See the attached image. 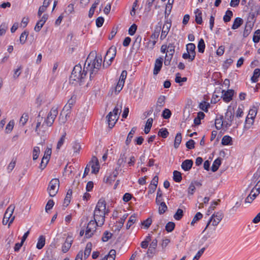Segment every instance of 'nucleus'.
I'll return each mask as SVG.
<instances>
[{
	"mask_svg": "<svg viewBox=\"0 0 260 260\" xmlns=\"http://www.w3.org/2000/svg\"><path fill=\"white\" fill-rule=\"evenodd\" d=\"M223 116H221L219 118H216L215 120V126L217 129H220L223 125L225 124L224 121H223Z\"/></svg>",
	"mask_w": 260,
	"mask_h": 260,
	"instance_id": "nucleus-31",
	"label": "nucleus"
},
{
	"mask_svg": "<svg viewBox=\"0 0 260 260\" xmlns=\"http://www.w3.org/2000/svg\"><path fill=\"white\" fill-rule=\"evenodd\" d=\"M76 101V95H72L71 98L68 101L67 103H66V106L68 105V107L69 109H68L66 110V118L68 116V114L70 113L69 112V110L71 109L72 106L75 104Z\"/></svg>",
	"mask_w": 260,
	"mask_h": 260,
	"instance_id": "nucleus-18",
	"label": "nucleus"
},
{
	"mask_svg": "<svg viewBox=\"0 0 260 260\" xmlns=\"http://www.w3.org/2000/svg\"><path fill=\"white\" fill-rule=\"evenodd\" d=\"M124 82L121 81H118L116 86L115 87V94H118L122 89Z\"/></svg>",
	"mask_w": 260,
	"mask_h": 260,
	"instance_id": "nucleus-52",
	"label": "nucleus"
},
{
	"mask_svg": "<svg viewBox=\"0 0 260 260\" xmlns=\"http://www.w3.org/2000/svg\"><path fill=\"white\" fill-rule=\"evenodd\" d=\"M233 16V12L230 10V9H228L225 12V13L223 17V20L225 23H228L230 22L231 20V18H232Z\"/></svg>",
	"mask_w": 260,
	"mask_h": 260,
	"instance_id": "nucleus-30",
	"label": "nucleus"
},
{
	"mask_svg": "<svg viewBox=\"0 0 260 260\" xmlns=\"http://www.w3.org/2000/svg\"><path fill=\"white\" fill-rule=\"evenodd\" d=\"M187 53H184L182 55V57L185 59H188L190 61L194 59L196 53V45L193 43H188L186 45Z\"/></svg>",
	"mask_w": 260,
	"mask_h": 260,
	"instance_id": "nucleus-4",
	"label": "nucleus"
},
{
	"mask_svg": "<svg viewBox=\"0 0 260 260\" xmlns=\"http://www.w3.org/2000/svg\"><path fill=\"white\" fill-rule=\"evenodd\" d=\"M99 222L95 220H91L85 225V237L90 238L95 232L96 226L98 225Z\"/></svg>",
	"mask_w": 260,
	"mask_h": 260,
	"instance_id": "nucleus-3",
	"label": "nucleus"
},
{
	"mask_svg": "<svg viewBox=\"0 0 260 260\" xmlns=\"http://www.w3.org/2000/svg\"><path fill=\"white\" fill-rule=\"evenodd\" d=\"M172 113L169 109H165L162 113V117L166 119H169L171 116Z\"/></svg>",
	"mask_w": 260,
	"mask_h": 260,
	"instance_id": "nucleus-61",
	"label": "nucleus"
},
{
	"mask_svg": "<svg viewBox=\"0 0 260 260\" xmlns=\"http://www.w3.org/2000/svg\"><path fill=\"white\" fill-rule=\"evenodd\" d=\"M165 96L164 95H160L157 99L156 103V109L158 107L161 108L165 102Z\"/></svg>",
	"mask_w": 260,
	"mask_h": 260,
	"instance_id": "nucleus-47",
	"label": "nucleus"
},
{
	"mask_svg": "<svg viewBox=\"0 0 260 260\" xmlns=\"http://www.w3.org/2000/svg\"><path fill=\"white\" fill-rule=\"evenodd\" d=\"M254 122V119H252V118H249V117L247 116L246 120H245V123L244 126V130H248L249 129Z\"/></svg>",
	"mask_w": 260,
	"mask_h": 260,
	"instance_id": "nucleus-34",
	"label": "nucleus"
},
{
	"mask_svg": "<svg viewBox=\"0 0 260 260\" xmlns=\"http://www.w3.org/2000/svg\"><path fill=\"white\" fill-rule=\"evenodd\" d=\"M90 164L91 168V173L96 174L100 170V165L98 158L95 156H93Z\"/></svg>",
	"mask_w": 260,
	"mask_h": 260,
	"instance_id": "nucleus-10",
	"label": "nucleus"
},
{
	"mask_svg": "<svg viewBox=\"0 0 260 260\" xmlns=\"http://www.w3.org/2000/svg\"><path fill=\"white\" fill-rule=\"evenodd\" d=\"M88 217L87 216H83L82 218L81 219V224L80 226H81V230L80 231V236H82L84 233H85V225L86 224V223L88 222Z\"/></svg>",
	"mask_w": 260,
	"mask_h": 260,
	"instance_id": "nucleus-20",
	"label": "nucleus"
},
{
	"mask_svg": "<svg viewBox=\"0 0 260 260\" xmlns=\"http://www.w3.org/2000/svg\"><path fill=\"white\" fill-rule=\"evenodd\" d=\"M163 58L159 57L155 60L153 69V75H156L160 72L162 66Z\"/></svg>",
	"mask_w": 260,
	"mask_h": 260,
	"instance_id": "nucleus-14",
	"label": "nucleus"
},
{
	"mask_svg": "<svg viewBox=\"0 0 260 260\" xmlns=\"http://www.w3.org/2000/svg\"><path fill=\"white\" fill-rule=\"evenodd\" d=\"M169 133L166 128L160 129L158 132V136L162 138H166L169 136Z\"/></svg>",
	"mask_w": 260,
	"mask_h": 260,
	"instance_id": "nucleus-45",
	"label": "nucleus"
},
{
	"mask_svg": "<svg viewBox=\"0 0 260 260\" xmlns=\"http://www.w3.org/2000/svg\"><path fill=\"white\" fill-rule=\"evenodd\" d=\"M137 219V215L136 214H133L132 215L126 224V229L127 230L129 229L131 226L136 222Z\"/></svg>",
	"mask_w": 260,
	"mask_h": 260,
	"instance_id": "nucleus-33",
	"label": "nucleus"
},
{
	"mask_svg": "<svg viewBox=\"0 0 260 260\" xmlns=\"http://www.w3.org/2000/svg\"><path fill=\"white\" fill-rule=\"evenodd\" d=\"M116 54V47L114 46H111L107 51L104 57V62L107 61L108 66L111 65Z\"/></svg>",
	"mask_w": 260,
	"mask_h": 260,
	"instance_id": "nucleus-6",
	"label": "nucleus"
},
{
	"mask_svg": "<svg viewBox=\"0 0 260 260\" xmlns=\"http://www.w3.org/2000/svg\"><path fill=\"white\" fill-rule=\"evenodd\" d=\"M224 92L223 94L222 98L224 102L226 103L230 102L233 98L234 90L233 89H229L227 91H225L224 90H222V92Z\"/></svg>",
	"mask_w": 260,
	"mask_h": 260,
	"instance_id": "nucleus-15",
	"label": "nucleus"
},
{
	"mask_svg": "<svg viewBox=\"0 0 260 260\" xmlns=\"http://www.w3.org/2000/svg\"><path fill=\"white\" fill-rule=\"evenodd\" d=\"M208 247V245H206L205 247L201 248L199 251H198L197 253L196 254V255L193 258L192 260H198L201 257V256L203 254L205 250Z\"/></svg>",
	"mask_w": 260,
	"mask_h": 260,
	"instance_id": "nucleus-51",
	"label": "nucleus"
},
{
	"mask_svg": "<svg viewBox=\"0 0 260 260\" xmlns=\"http://www.w3.org/2000/svg\"><path fill=\"white\" fill-rule=\"evenodd\" d=\"M106 211H100L95 209L94 211V219L98 221L101 225L104 224Z\"/></svg>",
	"mask_w": 260,
	"mask_h": 260,
	"instance_id": "nucleus-8",
	"label": "nucleus"
},
{
	"mask_svg": "<svg viewBox=\"0 0 260 260\" xmlns=\"http://www.w3.org/2000/svg\"><path fill=\"white\" fill-rule=\"evenodd\" d=\"M181 134L180 133H178L177 134L174 140V147L175 148L177 149L179 147L181 142Z\"/></svg>",
	"mask_w": 260,
	"mask_h": 260,
	"instance_id": "nucleus-39",
	"label": "nucleus"
},
{
	"mask_svg": "<svg viewBox=\"0 0 260 260\" xmlns=\"http://www.w3.org/2000/svg\"><path fill=\"white\" fill-rule=\"evenodd\" d=\"M28 32L27 31H23L20 35L19 41L21 44H24L27 39Z\"/></svg>",
	"mask_w": 260,
	"mask_h": 260,
	"instance_id": "nucleus-56",
	"label": "nucleus"
},
{
	"mask_svg": "<svg viewBox=\"0 0 260 260\" xmlns=\"http://www.w3.org/2000/svg\"><path fill=\"white\" fill-rule=\"evenodd\" d=\"M203 217V214L201 212H197L194 215L192 221L191 222V225H193L194 223L199 221Z\"/></svg>",
	"mask_w": 260,
	"mask_h": 260,
	"instance_id": "nucleus-57",
	"label": "nucleus"
},
{
	"mask_svg": "<svg viewBox=\"0 0 260 260\" xmlns=\"http://www.w3.org/2000/svg\"><path fill=\"white\" fill-rule=\"evenodd\" d=\"M234 112L231 110H228L225 113V118L226 121H224L225 123V125L226 127H230L232 125V121L234 120Z\"/></svg>",
	"mask_w": 260,
	"mask_h": 260,
	"instance_id": "nucleus-13",
	"label": "nucleus"
},
{
	"mask_svg": "<svg viewBox=\"0 0 260 260\" xmlns=\"http://www.w3.org/2000/svg\"><path fill=\"white\" fill-rule=\"evenodd\" d=\"M205 44L204 42V40H203V39L201 38L199 40L198 44V51L200 53H203L205 51Z\"/></svg>",
	"mask_w": 260,
	"mask_h": 260,
	"instance_id": "nucleus-44",
	"label": "nucleus"
},
{
	"mask_svg": "<svg viewBox=\"0 0 260 260\" xmlns=\"http://www.w3.org/2000/svg\"><path fill=\"white\" fill-rule=\"evenodd\" d=\"M161 29V21H159L157 24L156 25L154 31L152 34L151 36V38H153L154 39L157 38L159 36L160 31Z\"/></svg>",
	"mask_w": 260,
	"mask_h": 260,
	"instance_id": "nucleus-29",
	"label": "nucleus"
},
{
	"mask_svg": "<svg viewBox=\"0 0 260 260\" xmlns=\"http://www.w3.org/2000/svg\"><path fill=\"white\" fill-rule=\"evenodd\" d=\"M253 42L255 43H257L260 40V29H257L255 31L252 38Z\"/></svg>",
	"mask_w": 260,
	"mask_h": 260,
	"instance_id": "nucleus-53",
	"label": "nucleus"
},
{
	"mask_svg": "<svg viewBox=\"0 0 260 260\" xmlns=\"http://www.w3.org/2000/svg\"><path fill=\"white\" fill-rule=\"evenodd\" d=\"M159 205L158 213L159 214H162L167 210L168 207L164 202L161 203Z\"/></svg>",
	"mask_w": 260,
	"mask_h": 260,
	"instance_id": "nucleus-50",
	"label": "nucleus"
},
{
	"mask_svg": "<svg viewBox=\"0 0 260 260\" xmlns=\"http://www.w3.org/2000/svg\"><path fill=\"white\" fill-rule=\"evenodd\" d=\"M106 118L109 128H113L114 126L116 121H117L113 119V112H110L109 114L107 115Z\"/></svg>",
	"mask_w": 260,
	"mask_h": 260,
	"instance_id": "nucleus-19",
	"label": "nucleus"
},
{
	"mask_svg": "<svg viewBox=\"0 0 260 260\" xmlns=\"http://www.w3.org/2000/svg\"><path fill=\"white\" fill-rule=\"evenodd\" d=\"M40 152V148L38 146H35L34 148L33 151H32L33 160H36L38 158Z\"/></svg>",
	"mask_w": 260,
	"mask_h": 260,
	"instance_id": "nucleus-55",
	"label": "nucleus"
},
{
	"mask_svg": "<svg viewBox=\"0 0 260 260\" xmlns=\"http://www.w3.org/2000/svg\"><path fill=\"white\" fill-rule=\"evenodd\" d=\"M112 234L106 231L104 232L102 240L103 242L108 241L112 237Z\"/></svg>",
	"mask_w": 260,
	"mask_h": 260,
	"instance_id": "nucleus-59",
	"label": "nucleus"
},
{
	"mask_svg": "<svg viewBox=\"0 0 260 260\" xmlns=\"http://www.w3.org/2000/svg\"><path fill=\"white\" fill-rule=\"evenodd\" d=\"M173 3L174 0H168V4L166 7V11L165 12V19H168L169 15L170 14Z\"/></svg>",
	"mask_w": 260,
	"mask_h": 260,
	"instance_id": "nucleus-21",
	"label": "nucleus"
},
{
	"mask_svg": "<svg viewBox=\"0 0 260 260\" xmlns=\"http://www.w3.org/2000/svg\"><path fill=\"white\" fill-rule=\"evenodd\" d=\"M175 227V223L172 221H170L166 224L165 229L168 233H170L174 230Z\"/></svg>",
	"mask_w": 260,
	"mask_h": 260,
	"instance_id": "nucleus-48",
	"label": "nucleus"
},
{
	"mask_svg": "<svg viewBox=\"0 0 260 260\" xmlns=\"http://www.w3.org/2000/svg\"><path fill=\"white\" fill-rule=\"evenodd\" d=\"M137 29V25L134 23L128 29V34L131 36H133Z\"/></svg>",
	"mask_w": 260,
	"mask_h": 260,
	"instance_id": "nucleus-62",
	"label": "nucleus"
},
{
	"mask_svg": "<svg viewBox=\"0 0 260 260\" xmlns=\"http://www.w3.org/2000/svg\"><path fill=\"white\" fill-rule=\"evenodd\" d=\"M15 209V206L14 205H11L6 210L3 219V224L4 225H6L8 223H9L8 225L10 226V224L13 222L15 217H12V215L13 213L14 210Z\"/></svg>",
	"mask_w": 260,
	"mask_h": 260,
	"instance_id": "nucleus-2",
	"label": "nucleus"
},
{
	"mask_svg": "<svg viewBox=\"0 0 260 260\" xmlns=\"http://www.w3.org/2000/svg\"><path fill=\"white\" fill-rule=\"evenodd\" d=\"M122 102H117V103L114 108L113 111V119L115 120H118L119 118V116L122 110Z\"/></svg>",
	"mask_w": 260,
	"mask_h": 260,
	"instance_id": "nucleus-12",
	"label": "nucleus"
},
{
	"mask_svg": "<svg viewBox=\"0 0 260 260\" xmlns=\"http://www.w3.org/2000/svg\"><path fill=\"white\" fill-rule=\"evenodd\" d=\"M253 189L254 188L251 190L250 194L248 196V197L245 199V202L250 203L252 202V201L256 197V196L259 194L257 192H254L253 193Z\"/></svg>",
	"mask_w": 260,
	"mask_h": 260,
	"instance_id": "nucleus-32",
	"label": "nucleus"
},
{
	"mask_svg": "<svg viewBox=\"0 0 260 260\" xmlns=\"http://www.w3.org/2000/svg\"><path fill=\"white\" fill-rule=\"evenodd\" d=\"M152 223V219L151 218H148L142 222V224L144 225L145 229H147L149 228Z\"/></svg>",
	"mask_w": 260,
	"mask_h": 260,
	"instance_id": "nucleus-64",
	"label": "nucleus"
},
{
	"mask_svg": "<svg viewBox=\"0 0 260 260\" xmlns=\"http://www.w3.org/2000/svg\"><path fill=\"white\" fill-rule=\"evenodd\" d=\"M171 25V20L170 19H167L162 28L161 34L160 37V40H162L166 37L170 30Z\"/></svg>",
	"mask_w": 260,
	"mask_h": 260,
	"instance_id": "nucleus-9",
	"label": "nucleus"
},
{
	"mask_svg": "<svg viewBox=\"0 0 260 260\" xmlns=\"http://www.w3.org/2000/svg\"><path fill=\"white\" fill-rule=\"evenodd\" d=\"M195 21L198 24H201L203 22L202 20V13L201 10L197 9L195 11Z\"/></svg>",
	"mask_w": 260,
	"mask_h": 260,
	"instance_id": "nucleus-27",
	"label": "nucleus"
},
{
	"mask_svg": "<svg viewBox=\"0 0 260 260\" xmlns=\"http://www.w3.org/2000/svg\"><path fill=\"white\" fill-rule=\"evenodd\" d=\"M183 216V211L181 209H178L175 214L174 215V218L177 220H180Z\"/></svg>",
	"mask_w": 260,
	"mask_h": 260,
	"instance_id": "nucleus-49",
	"label": "nucleus"
},
{
	"mask_svg": "<svg viewBox=\"0 0 260 260\" xmlns=\"http://www.w3.org/2000/svg\"><path fill=\"white\" fill-rule=\"evenodd\" d=\"M221 164V158H217L214 161L211 167V170L212 172H215L217 171L219 166Z\"/></svg>",
	"mask_w": 260,
	"mask_h": 260,
	"instance_id": "nucleus-28",
	"label": "nucleus"
},
{
	"mask_svg": "<svg viewBox=\"0 0 260 260\" xmlns=\"http://www.w3.org/2000/svg\"><path fill=\"white\" fill-rule=\"evenodd\" d=\"M260 76V69L258 68L255 69L253 73V76L251 78L252 82L256 83L258 81V78Z\"/></svg>",
	"mask_w": 260,
	"mask_h": 260,
	"instance_id": "nucleus-35",
	"label": "nucleus"
},
{
	"mask_svg": "<svg viewBox=\"0 0 260 260\" xmlns=\"http://www.w3.org/2000/svg\"><path fill=\"white\" fill-rule=\"evenodd\" d=\"M193 162L192 159H185L181 164L182 169L185 171H189L192 167Z\"/></svg>",
	"mask_w": 260,
	"mask_h": 260,
	"instance_id": "nucleus-17",
	"label": "nucleus"
},
{
	"mask_svg": "<svg viewBox=\"0 0 260 260\" xmlns=\"http://www.w3.org/2000/svg\"><path fill=\"white\" fill-rule=\"evenodd\" d=\"M221 144L223 146L230 145L232 144V138L228 135L223 136L221 140Z\"/></svg>",
	"mask_w": 260,
	"mask_h": 260,
	"instance_id": "nucleus-36",
	"label": "nucleus"
},
{
	"mask_svg": "<svg viewBox=\"0 0 260 260\" xmlns=\"http://www.w3.org/2000/svg\"><path fill=\"white\" fill-rule=\"evenodd\" d=\"M45 237L42 235L40 236L38 239V241L37 244V248L38 249H42L45 245Z\"/></svg>",
	"mask_w": 260,
	"mask_h": 260,
	"instance_id": "nucleus-38",
	"label": "nucleus"
},
{
	"mask_svg": "<svg viewBox=\"0 0 260 260\" xmlns=\"http://www.w3.org/2000/svg\"><path fill=\"white\" fill-rule=\"evenodd\" d=\"M8 29V25L6 23H3L0 25V36L4 35Z\"/></svg>",
	"mask_w": 260,
	"mask_h": 260,
	"instance_id": "nucleus-63",
	"label": "nucleus"
},
{
	"mask_svg": "<svg viewBox=\"0 0 260 260\" xmlns=\"http://www.w3.org/2000/svg\"><path fill=\"white\" fill-rule=\"evenodd\" d=\"M100 2V0H95L94 4L92 5L89 11L88 17L89 18H91L93 16L95 9L96 8L97 5L99 4Z\"/></svg>",
	"mask_w": 260,
	"mask_h": 260,
	"instance_id": "nucleus-43",
	"label": "nucleus"
},
{
	"mask_svg": "<svg viewBox=\"0 0 260 260\" xmlns=\"http://www.w3.org/2000/svg\"><path fill=\"white\" fill-rule=\"evenodd\" d=\"M64 139L65 135H63L57 142L56 146V150L57 151L59 150L60 148L62 146L64 142Z\"/></svg>",
	"mask_w": 260,
	"mask_h": 260,
	"instance_id": "nucleus-60",
	"label": "nucleus"
},
{
	"mask_svg": "<svg viewBox=\"0 0 260 260\" xmlns=\"http://www.w3.org/2000/svg\"><path fill=\"white\" fill-rule=\"evenodd\" d=\"M95 54L96 53L91 52L88 55L84 63L83 70L80 63L75 66L69 77L70 84H76L79 82H82L85 78L88 71L90 72V80H92L99 71L102 61L101 56H94Z\"/></svg>",
	"mask_w": 260,
	"mask_h": 260,
	"instance_id": "nucleus-1",
	"label": "nucleus"
},
{
	"mask_svg": "<svg viewBox=\"0 0 260 260\" xmlns=\"http://www.w3.org/2000/svg\"><path fill=\"white\" fill-rule=\"evenodd\" d=\"M187 80V78L186 77H181L180 73H178L176 74L175 81L176 83H179L180 86L182 85V82H186Z\"/></svg>",
	"mask_w": 260,
	"mask_h": 260,
	"instance_id": "nucleus-46",
	"label": "nucleus"
},
{
	"mask_svg": "<svg viewBox=\"0 0 260 260\" xmlns=\"http://www.w3.org/2000/svg\"><path fill=\"white\" fill-rule=\"evenodd\" d=\"M106 204L104 200L101 199L99 200L95 208L96 209L100 210L101 211H106Z\"/></svg>",
	"mask_w": 260,
	"mask_h": 260,
	"instance_id": "nucleus-23",
	"label": "nucleus"
},
{
	"mask_svg": "<svg viewBox=\"0 0 260 260\" xmlns=\"http://www.w3.org/2000/svg\"><path fill=\"white\" fill-rule=\"evenodd\" d=\"M128 214L127 213L124 214L122 217L120 218L119 220L118 221V224L115 226V229L114 230L115 232H117V234L119 232L121 229L123 225V224L127 218Z\"/></svg>",
	"mask_w": 260,
	"mask_h": 260,
	"instance_id": "nucleus-16",
	"label": "nucleus"
},
{
	"mask_svg": "<svg viewBox=\"0 0 260 260\" xmlns=\"http://www.w3.org/2000/svg\"><path fill=\"white\" fill-rule=\"evenodd\" d=\"M59 186V181L58 179H52L48 185V191L51 197H54L57 193Z\"/></svg>",
	"mask_w": 260,
	"mask_h": 260,
	"instance_id": "nucleus-5",
	"label": "nucleus"
},
{
	"mask_svg": "<svg viewBox=\"0 0 260 260\" xmlns=\"http://www.w3.org/2000/svg\"><path fill=\"white\" fill-rule=\"evenodd\" d=\"M57 114V111L56 109H52L48 114L47 119L45 121V123H43L42 126L44 127L45 124H46L47 126H51L52 125Z\"/></svg>",
	"mask_w": 260,
	"mask_h": 260,
	"instance_id": "nucleus-7",
	"label": "nucleus"
},
{
	"mask_svg": "<svg viewBox=\"0 0 260 260\" xmlns=\"http://www.w3.org/2000/svg\"><path fill=\"white\" fill-rule=\"evenodd\" d=\"M92 249V244L91 242H88L86 244L85 249L84 252V256L85 258H87L90 254Z\"/></svg>",
	"mask_w": 260,
	"mask_h": 260,
	"instance_id": "nucleus-41",
	"label": "nucleus"
},
{
	"mask_svg": "<svg viewBox=\"0 0 260 260\" xmlns=\"http://www.w3.org/2000/svg\"><path fill=\"white\" fill-rule=\"evenodd\" d=\"M243 23V20L240 17H236L233 22L232 29H236L240 27Z\"/></svg>",
	"mask_w": 260,
	"mask_h": 260,
	"instance_id": "nucleus-22",
	"label": "nucleus"
},
{
	"mask_svg": "<svg viewBox=\"0 0 260 260\" xmlns=\"http://www.w3.org/2000/svg\"><path fill=\"white\" fill-rule=\"evenodd\" d=\"M152 123L153 119L152 118H150L147 119L144 129V132L146 134H147L149 133L152 127Z\"/></svg>",
	"mask_w": 260,
	"mask_h": 260,
	"instance_id": "nucleus-42",
	"label": "nucleus"
},
{
	"mask_svg": "<svg viewBox=\"0 0 260 260\" xmlns=\"http://www.w3.org/2000/svg\"><path fill=\"white\" fill-rule=\"evenodd\" d=\"M136 130H137L136 127H133L131 129V130L129 132V133H128L127 138L125 140V143L126 145L128 146L130 144V143L131 142V141L133 138L134 135L136 133Z\"/></svg>",
	"mask_w": 260,
	"mask_h": 260,
	"instance_id": "nucleus-26",
	"label": "nucleus"
},
{
	"mask_svg": "<svg viewBox=\"0 0 260 260\" xmlns=\"http://www.w3.org/2000/svg\"><path fill=\"white\" fill-rule=\"evenodd\" d=\"M223 217V213L221 211H219L217 212L214 213L212 215V216L210 217V219L209 220L205 229L204 230L203 232H205L206 229L209 227L210 223L211 222L212 219L213 218H215L216 219H217V220H219L220 221L222 218Z\"/></svg>",
	"mask_w": 260,
	"mask_h": 260,
	"instance_id": "nucleus-11",
	"label": "nucleus"
},
{
	"mask_svg": "<svg viewBox=\"0 0 260 260\" xmlns=\"http://www.w3.org/2000/svg\"><path fill=\"white\" fill-rule=\"evenodd\" d=\"M155 0H147L145 7V11L149 12L151 10V7Z\"/></svg>",
	"mask_w": 260,
	"mask_h": 260,
	"instance_id": "nucleus-58",
	"label": "nucleus"
},
{
	"mask_svg": "<svg viewBox=\"0 0 260 260\" xmlns=\"http://www.w3.org/2000/svg\"><path fill=\"white\" fill-rule=\"evenodd\" d=\"M176 40L174 39L171 41V42H169L167 45V52L170 53V55L174 54L175 53V48L176 47Z\"/></svg>",
	"mask_w": 260,
	"mask_h": 260,
	"instance_id": "nucleus-25",
	"label": "nucleus"
},
{
	"mask_svg": "<svg viewBox=\"0 0 260 260\" xmlns=\"http://www.w3.org/2000/svg\"><path fill=\"white\" fill-rule=\"evenodd\" d=\"M71 148L73 150V155L79 153L81 149V145L79 142L74 141L71 144Z\"/></svg>",
	"mask_w": 260,
	"mask_h": 260,
	"instance_id": "nucleus-24",
	"label": "nucleus"
},
{
	"mask_svg": "<svg viewBox=\"0 0 260 260\" xmlns=\"http://www.w3.org/2000/svg\"><path fill=\"white\" fill-rule=\"evenodd\" d=\"M173 180L176 182H180L182 179V174L178 171L173 172Z\"/></svg>",
	"mask_w": 260,
	"mask_h": 260,
	"instance_id": "nucleus-40",
	"label": "nucleus"
},
{
	"mask_svg": "<svg viewBox=\"0 0 260 260\" xmlns=\"http://www.w3.org/2000/svg\"><path fill=\"white\" fill-rule=\"evenodd\" d=\"M257 109L256 107L253 106L252 109H250L249 110L247 116L249 117V116L250 115V118H252V119H254L255 117L256 116V114H257Z\"/></svg>",
	"mask_w": 260,
	"mask_h": 260,
	"instance_id": "nucleus-54",
	"label": "nucleus"
},
{
	"mask_svg": "<svg viewBox=\"0 0 260 260\" xmlns=\"http://www.w3.org/2000/svg\"><path fill=\"white\" fill-rule=\"evenodd\" d=\"M116 257V251L114 249H111L109 253L104 257L102 260H115Z\"/></svg>",
	"mask_w": 260,
	"mask_h": 260,
	"instance_id": "nucleus-37",
	"label": "nucleus"
}]
</instances>
